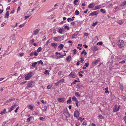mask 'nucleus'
I'll list each match as a JSON object with an SVG mask.
<instances>
[{"instance_id": "1", "label": "nucleus", "mask_w": 126, "mask_h": 126, "mask_svg": "<svg viewBox=\"0 0 126 126\" xmlns=\"http://www.w3.org/2000/svg\"><path fill=\"white\" fill-rule=\"evenodd\" d=\"M118 43L119 48H121L124 47V41L123 40H119L118 42Z\"/></svg>"}, {"instance_id": "2", "label": "nucleus", "mask_w": 126, "mask_h": 126, "mask_svg": "<svg viewBox=\"0 0 126 126\" xmlns=\"http://www.w3.org/2000/svg\"><path fill=\"white\" fill-rule=\"evenodd\" d=\"M64 114L65 116L66 119H65L66 121H67L68 119L67 118L70 117V114L69 113L68 111L67 110H66L64 112Z\"/></svg>"}, {"instance_id": "3", "label": "nucleus", "mask_w": 126, "mask_h": 126, "mask_svg": "<svg viewBox=\"0 0 126 126\" xmlns=\"http://www.w3.org/2000/svg\"><path fill=\"white\" fill-rule=\"evenodd\" d=\"M32 72H30L25 76V79L26 80H28L30 79V78L32 76Z\"/></svg>"}, {"instance_id": "4", "label": "nucleus", "mask_w": 126, "mask_h": 126, "mask_svg": "<svg viewBox=\"0 0 126 126\" xmlns=\"http://www.w3.org/2000/svg\"><path fill=\"white\" fill-rule=\"evenodd\" d=\"M69 76L70 77H72L73 78H75L77 77V75L76 74L75 72H72L69 74Z\"/></svg>"}, {"instance_id": "5", "label": "nucleus", "mask_w": 126, "mask_h": 126, "mask_svg": "<svg viewBox=\"0 0 126 126\" xmlns=\"http://www.w3.org/2000/svg\"><path fill=\"white\" fill-rule=\"evenodd\" d=\"M99 12V11L98 10H97L96 11L93 12L89 14V16H94L98 14Z\"/></svg>"}, {"instance_id": "6", "label": "nucleus", "mask_w": 126, "mask_h": 126, "mask_svg": "<svg viewBox=\"0 0 126 126\" xmlns=\"http://www.w3.org/2000/svg\"><path fill=\"white\" fill-rule=\"evenodd\" d=\"M79 111L77 110L75 111L74 112V117L78 118L79 117Z\"/></svg>"}, {"instance_id": "7", "label": "nucleus", "mask_w": 126, "mask_h": 126, "mask_svg": "<svg viewBox=\"0 0 126 126\" xmlns=\"http://www.w3.org/2000/svg\"><path fill=\"white\" fill-rule=\"evenodd\" d=\"M64 37V36H59L58 37H55L54 38V40L55 41H58L60 39H62V40L63 39V38Z\"/></svg>"}, {"instance_id": "8", "label": "nucleus", "mask_w": 126, "mask_h": 126, "mask_svg": "<svg viewBox=\"0 0 126 126\" xmlns=\"http://www.w3.org/2000/svg\"><path fill=\"white\" fill-rule=\"evenodd\" d=\"M58 100L60 102H64L65 100V98L63 97H62L58 99Z\"/></svg>"}, {"instance_id": "9", "label": "nucleus", "mask_w": 126, "mask_h": 126, "mask_svg": "<svg viewBox=\"0 0 126 126\" xmlns=\"http://www.w3.org/2000/svg\"><path fill=\"white\" fill-rule=\"evenodd\" d=\"M51 45L52 47L56 48L57 47V44L56 43H51Z\"/></svg>"}, {"instance_id": "10", "label": "nucleus", "mask_w": 126, "mask_h": 126, "mask_svg": "<svg viewBox=\"0 0 126 126\" xmlns=\"http://www.w3.org/2000/svg\"><path fill=\"white\" fill-rule=\"evenodd\" d=\"M78 34V32H76L73 34L72 36V38L73 39L75 38V36H77Z\"/></svg>"}, {"instance_id": "11", "label": "nucleus", "mask_w": 126, "mask_h": 126, "mask_svg": "<svg viewBox=\"0 0 126 126\" xmlns=\"http://www.w3.org/2000/svg\"><path fill=\"white\" fill-rule=\"evenodd\" d=\"M94 6V3L90 4L88 7V8H93Z\"/></svg>"}, {"instance_id": "12", "label": "nucleus", "mask_w": 126, "mask_h": 126, "mask_svg": "<svg viewBox=\"0 0 126 126\" xmlns=\"http://www.w3.org/2000/svg\"><path fill=\"white\" fill-rule=\"evenodd\" d=\"M100 59L99 58H98L97 60H96V61H94L92 63L93 64H95L97 63H98V62L99 61H100Z\"/></svg>"}, {"instance_id": "13", "label": "nucleus", "mask_w": 126, "mask_h": 126, "mask_svg": "<svg viewBox=\"0 0 126 126\" xmlns=\"http://www.w3.org/2000/svg\"><path fill=\"white\" fill-rule=\"evenodd\" d=\"M71 59V58L70 55L68 56L66 59V60L68 62H70Z\"/></svg>"}, {"instance_id": "14", "label": "nucleus", "mask_w": 126, "mask_h": 126, "mask_svg": "<svg viewBox=\"0 0 126 126\" xmlns=\"http://www.w3.org/2000/svg\"><path fill=\"white\" fill-rule=\"evenodd\" d=\"M9 15V12L7 11L6 12V13L4 17L8 18Z\"/></svg>"}, {"instance_id": "15", "label": "nucleus", "mask_w": 126, "mask_h": 126, "mask_svg": "<svg viewBox=\"0 0 126 126\" xmlns=\"http://www.w3.org/2000/svg\"><path fill=\"white\" fill-rule=\"evenodd\" d=\"M33 83L32 81H31L29 82V83L28 84L27 86L29 87H32V83Z\"/></svg>"}, {"instance_id": "16", "label": "nucleus", "mask_w": 126, "mask_h": 126, "mask_svg": "<svg viewBox=\"0 0 126 126\" xmlns=\"http://www.w3.org/2000/svg\"><path fill=\"white\" fill-rule=\"evenodd\" d=\"M82 87V84L80 83H79L77 84V86L76 87L77 88L79 89L81 87Z\"/></svg>"}, {"instance_id": "17", "label": "nucleus", "mask_w": 126, "mask_h": 126, "mask_svg": "<svg viewBox=\"0 0 126 126\" xmlns=\"http://www.w3.org/2000/svg\"><path fill=\"white\" fill-rule=\"evenodd\" d=\"M64 30V28H60L58 31V32L60 33H62L63 31Z\"/></svg>"}, {"instance_id": "18", "label": "nucleus", "mask_w": 126, "mask_h": 126, "mask_svg": "<svg viewBox=\"0 0 126 126\" xmlns=\"http://www.w3.org/2000/svg\"><path fill=\"white\" fill-rule=\"evenodd\" d=\"M39 30L38 29H37L34 32V33H33V35H36L39 32Z\"/></svg>"}, {"instance_id": "19", "label": "nucleus", "mask_w": 126, "mask_h": 126, "mask_svg": "<svg viewBox=\"0 0 126 126\" xmlns=\"http://www.w3.org/2000/svg\"><path fill=\"white\" fill-rule=\"evenodd\" d=\"M64 47V45L62 44H60L58 47L60 48V50L62 49Z\"/></svg>"}, {"instance_id": "20", "label": "nucleus", "mask_w": 126, "mask_h": 126, "mask_svg": "<svg viewBox=\"0 0 126 126\" xmlns=\"http://www.w3.org/2000/svg\"><path fill=\"white\" fill-rule=\"evenodd\" d=\"M126 4V1H124L120 5L122 7L124 6Z\"/></svg>"}, {"instance_id": "21", "label": "nucleus", "mask_w": 126, "mask_h": 126, "mask_svg": "<svg viewBox=\"0 0 126 126\" xmlns=\"http://www.w3.org/2000/svg\"><path fill=\"white\" fill-rule=\"evenodd\" d=\"M120 89L122 90V91H123V85L122 84H120Z\"/></svg>"}, {"instance_id": "22", "label": "nucleus", "mask_w": 126, "mask_h": 126, "mask_svg": "<svg viewBox=\"0 0 126 126\" xmlns=\"http://www.w3.org/2000/svg\"><path fill=\"white\" fill-rule=\"evenodd\" d=\"M32 118L33 117L32 116L30 117L27 119V122H30L31 120H32Z\"/></svg>"}, {"instance_id": "23", "label": "nucleus", "mask_w": 126, "mask_h": 126, "mask_svg": "<svg viewBox=\"0 0 126 126\" xmlns=\"http://www.w3.org/2000/svg\"><path fill=\"white\" fill-rule=\"evenodd\" d=\"M75 95L76 96L78 97H79L80 95L79 93L77 92L75 93Z\"/></svg>"}, {"instance_id": "24", "label": "nucleus", "mask_w": 126, "mask_h": 126, "mask_svg": "<svg viewBox=\"0 0 126 126\" xmlns=\"http://www.w3.org/2000/svg\"><path fill=\"white\" fill-rule=\"evenodd\" d=\"M6 111V110L5 109H4L2 111H1V112L0 113V114L1 115H2V114H3L5 113H6L5 112Z\"/></svg>"}, {"instance_id": "25", "label": "nucleus", "mask_w": 126, "mask_h": 126, "mask_svg": "<svg viewBox=\"0 0 126 126\" xmlns=\"http://www.w3.org/2000/svg\"><path fill=\"white\" fill-rule=\"evenodd\" d=\"M42 48L41 47H39L37 49V51L38 52H40L42 50Z\"/></svg>"}, {"instance_id": "26", "label": "nucleus", "mask_w": 126, "mask_h": 126, "mask_svg": "<svg viewBox=\"0 0 126 126\" xmlns=\"http://www.w3.org/2000/svg\"><path fill=\"white\" fill-rule=\"evenodd\" d=\"M93 50L94 51H96L98 50V48L96 46H94L93 48Z\"/></svg>"}, {"instance_id": "27", "label": "nucleus", "mask_w": 126, "mask_h": 126, "mask_svg": "<svg viewBox=\"0 0 126 126\" xmlns=\"http://www.w3.org/2000/svg\"><path fill=\"white\" fill-rule=\"evenodd\" d=\"M28 108L29 109H30L31 110H32L33 108V107L31 105H29L28 107Z\"/></svg>"}, {"instance_id": "28", "label": "nucleus", "mask_w": 126, "mask_h": 126, "mask_svg": "<svg viewBox=\"0 0 126 126\" xmlns=\"http://www.w3.org/2000/svg\"><path fill=\"white\" fill-rule=\"evenodd\" d=\"M37 64V62H35L34 63H33L32 64V66L33 67H35V66Z\"/></svg>"}, {"instance_id": "29", "label": "nucleus", "mask_w": 126, "mask_h": 126, "mask_svg": "<svg viewBox=\"0 0 126 126\" xmlns=\"http://www.w3.org/2000/svg\"><path fill=\"white\" fill-rule=\"evenodd\" d=\"M120 106L119 105L118 106V107L117 108V109H116V110H114V112H116L117 111H118L120 109Z\"/></svg>"}, {"instance_id": "30", "label": "nucleus", "mask_w": 126, "mask_h": 126, "mask_svg": "<svg viewBox=\"0 0 126 126\" xmlns=\"http://www.w3.org/2000/svg\"><path fill=\"white\" fill-rule=\"evenodd\" d=\"M37 62L38 64H41V65H43V63L41 60H40L39 61H38Z\"/></svg>"}, {"instance_id": "31", "label": "nucleus", "mask_w": 126, "mask_h": 126, "mask_svg": "<svg viewBox=\"0 0 126 126\" xmlns=\"http://www.w3.org/2000/svg\"><path fill=\"white\" fill-rule=\"evenodd\" d=\"M13 110H14L13 108V107H11L9 109V110L8 111V112H10L11 111Z\"/></svg>"}, {"instance_id": "32", "label": "nucleus", "mask_w": 126, "mask_h": 126, "mask_svg": "<svg viewBox=\"0 0 126 126\" xmlns=\"http://www.w3.org/2000/svg\"><path fill=\"white\" fill-rule=\"evenodd\" d=\"M98 117L101 119H103L104 118V117L102 115H98Z\"/></svg>"}, {"instance_id": "33", "label": "nucleus", "mask_w": 126, "mask_h": 126, "mask_svg": "<svg viewBox=\"0 0 126 126\" xmlns=\"http://www.w3.org/2000/svg\"><path fill=\"white\" fill-rule=\"evenodd\" d=\"M100 11L101 12L104 14L106 12L105 11L104 9H100Z\"/></svg>"}, {"instance_id": "34", "label": "nucleus", "mask_w": 126, "mask_h": 126, "mask_svg": "<svg viewBox=\"0 0 126 126\" xmlns=\"http://www.w3.org/2000/svg\"><path fill=\"white\" fill-rule=\"evenodd\" d=\"M75 14L76 15H79V11L78 10H76L75 11Z\"/></svg>"}, {"instance_id": "35", "label": "nucleus", "mask_w": 126, "mask_h": 126, "mask_svg": "<svg viewBox=\"0 0 126 126\" xmlns=\"http://www.w3.org/2000/svg\"><path fill=\"white\" fill-rule=\"evenodd\" d=\"M72 99L73 100V101H77V99L76 98V97L75 96H73L72 98Z\"/></svg>"}, {"instance_id": "36", "label": "nucleus", "mask_w": 126, "mask_h": 126, "mask_svg": "<svg viewBox=\"0 0 126 126\" xmlns=\"http://www.w3.org/2000/svg\"><path fill=\"white\" fill-rule=\"evenodd\" d=\"M79 0H75L74 1V3L75 5H78L77 4V2H78Z\"/></svg>"}, {"instance_id": "37", "label": "nucleus", "mask_w": 126, "mask_h": 126, "mask_svg": "<svg viewBox=\"0 0 126 126\" xmlns=\"http://www.w3.org/2000/svg\"><path fill=\"white\" fill-rule=\"evenodd\" d=\"M117 106L116 105H115L114 108H113V111L114 112V110H116V109H117Z\"/></svg>"}, {"instance_id": "38", "label": "nucleus", "mask_w": 126, "mask_h": 126, "mask_svg": "<svg viewBox=\"0 0 126 126\" xmlns=\"http://www.w3.org/2000/svg\"><path fill=\"white\" fill-rule=\"evenodd\" d=\"M34 52V56H37L38 55V53L37 52H36V51H33Z\"/></svg>"}, {"instance_id": "39", "label": "nucleus", "mask_w": 126, "mask_h": 126, "mask_svg": "<svg viewBox=\"0 0 126 126\" xmlns=\"http://www.w3.org/2000/svg\"><path fill=\"white\" fill-rule=\"evenodd\" d=\"M100 7H99L98 6H95L94 8V10H96V9H100Z\"/></svg>"}, {"instance_id": "40", "label": "nucleus", "mask_w": 126, "mask_h": 126, "mask_svg": "<svg viewBox=\"0 0 126 126\" xmlns=\"http://www.w3.org/2000/svg\"><path fill=\"white\" fill-rule=\"evenodd\" d=\"M60 82H61L60 80L59 81H58L56 83H55V85L56 86H58Z\"/></svg>"}, {"instance_id": "41", "label": "nucleus", "mask_w": 126, "mask_h": 126, "mask_svg": "<svg viewBox=\"0 0 126 126\" xmlns=\"http://www.w3.org/2000/svg\"><path fill=\"white\" fill-rule=\"evenodd\" d=\"M40 119L41 120L44 121L45 120V119L43 117H40Z\"/></svg>"}, {"instance_id": "42", "label": "nucleus", "mask_w": 126, "mask_h": 126, "mask_svg": "<svg viewBox=\"0 0 126 126\" xmlns=\"http://www.w3.org/2000/svg\"><path fill=\"white\" fill-rule=\"evenodd\" d=\"M123 23V22L122 20H119L118 21V23L120 25H122Z\"/></svg>"}, {"instance_id": "43", "label": "nucleus", "mask_w": 126, "mask_h": 126, "mask_svg": "<svg viewBox=\"0 0 126 126\" xmlns=\"http://www.w3.org/2000/svg\"><path fill=\"white\" fill-rule=\"evenodd\" d=\"M64 28L65 29H67L68 30H69L70 28L67 26H64Z\"/></svg>"}, {"instance_id": "44", "label": "nucleus", "mask_w": 126, "mask_h": 126, "mask_svg": "<svg viewBox=\"0 0 126 126\" xmlns=\"http://www.w3.org/2000/svg\"><path fill=\"white\" fill-rule=\"evenodd\" d=\"M89 64L88 62L86 63L85 64L84 66L86 67H88L89 66Z\"/></svg>"}, {"instance_id": "45", "label": "nucleus", "mask_w": 126, "mask_h": 126, "mask_svg": "<svg viewBox=\"0 0 126 126\" xmlns=\"http://www.w3.org/2000/svg\"><path fill=\"white\" fill-rule=\"evenodd\" d=\"M73 51H74L73 54H74L75 55L76 54V53L77 50L76 49H75L74 50H73Z\"/></svg>"}, {"instance_id": "46", "label": "nucleus", "mask_w": 126, "mask_h": 126, "mask_svg": "<svg viewBox=\"0 0 126 126\" xmlns=\"http://www.w3.org/2000/svg\"><path fill=\"white\" fill-rule=\"evenodd\" d=\"M97 22H94L93 23L92 25L93 26H95L97 24Z\"/></svg>"}, {"instance_id": "47", "label": "nucleus", "mask_w": 126, "mask_h": 126, "mask_svg": "<svg viewBox=\"0 0 126 126\" xmlns=\"http://www.w3.org/2000/svg\"><path fill=\"white\" fill-rule=\"evenodd\" d=\"M34 42V40L33 39H32V40H31L30 41V43L31 44L33 43Z\"/></svg>"}, {"instance_id": "48", "label": "nucleus", "mask_w": 126, "mask_h": 126, "mask_svg": "<svg viewBox=\"0 0 126 126\" xmlns=\"http://www.w3.org/2000/svg\"><path fill=\"white\" fill-rule=\"evenodd\" d=\"M125 61L123 60L122 61L119 62V63L123 64V63H125Z\"/></svg>"}, {"instance_id": "49", "label": "nucleus", "mask_w": 126, "mask_h": 126, "mask_svg": "<svg viewBox=\"0 0 126 126\" xmlns=\"http://www.w3.org/2000/svg\"><path fill=\"white\" fill-rule=\"evenodd\" d=\"M83 125L86 126L87 125L86 122V121H84L82 124Z\"/></svg>"}, {"instance_id": "50", "label": "nucleus", "mask_w": 126, "mask_h": 126, "mask_svg": "<svg viewBox=\"0 0 126 126\" xmlns=\"http://www.w3.org/2000/svg\"><path fill=\"white\" fill-rule=\"evenodd\" d=\"M19 108V107H17L16 109L15 110V112L16 113L17 112V110H18Z\"/></svg>"}, {"instance_id": "51", "label": "nucleus", "mask_w": 126, "mask_h": 126, "mask_svg": "<svg viewBox=\"0 0 126 126\" xmlns=\"http://www.w3.org/2000/svg\"><path fill=\"white\" fill-rule=\"evenodd\" d=\"M48 72L49 71H48L47 70H46L45 71L44 73L45 74H47L48 73Z\"/></svg>"}, {"instance_id": "52", "label": "nucleus", "mask_w": 126, "mask_h": 126, "mask_svg": "<svg viewBox=\"0 0 126 126\" xmlns=\"http://www.w3.org/2000/svg\"><path fill=\"white\" fill-rule=\"evenodd\" d=\"M15 37V34H13L11 36V37L12 39H14Z\"/></svg>"}, {"instance_id": "53", "label": "nucleus", "mask_w": 126, "mask_h": 126, "mask_svg": "<svg viewBox=\"0 0 126 126\" xmlns=\"http://www.w3.org/2000/svg\"><path fill=\"white\" fill-rule=\"evenodd\" d=\"M80 81L79 80H75L73 82V83L74 84H75V82H79Z\"/></svg>"}, {"instance_id": "54", "label": "nucleus", "mask_w": 126, "mask_h": 126, "mask_svg": "<svg viewBox=\"0 0 126 126\" xmlns=\"http://www.w3.org/2000/svg\"><path fill=\"white\" fill-rule=\"evenodd\" d=\"M125 122V123L126 124V116L124 117L123 118Z\"/></svg>"}, {"instance_id": "55", "label": "nucleus", "mask_w": 126, "mask_h": 126, "mask_svg": "<svg viewBox=\"0 0 126 126\" xmlns=\"http://www.w3.org/2000/svg\"><path fill=\"white\" fill-rule=\"evenodd\" d=\"M51 86L50 85H48L47 86V88L48 89H50L51 88Z\"/></svg>"}, {"instance_id": "56", "label": "nucleus", "mask_w": 126, "mask_h": 126, "mask_svg": "<svg viewBox=\"0 0 126 126\" xmlns=\"http://www.w3.org/2000/svg\"><path fill=\"white\" fill-rule=\"evenodd\" d=\"M30 16H25V19H26Z\"/></svg>"}, {"instance_id": "57", "label": "nucleus", "mask_w": 126, "mask_h": 126, "mask_svg": "<svg viewBox=\"0 0 126 126\" xmlns=\"http://www.w3.org/2000/svg\"><path fill=\"white\" fill-rule=\"evenodd\" d=\"M76 105L77 107H79V105H78V100H77V101H76Z\"/></svg>"}, {"instance_id": "58", "label": "nucleus", "mask_w": 126, "mask_h": 126, "mask_svg": "<svg viewBox=\"0 0 126 126\" xmlns=\"http://www.w3.org/2000/svg\"><path fill=\"white\" fill-rule=\"evenodd\" d=\"M33 51H32L30 54V55L31 56H32L34 54Z\"/></svg>"}, {"instance_id": "59", "label": "nucleus", "mask_w": 126, "mask_h": 126, "mask_svg": "<svg viewBox=\"0 0 126 126\" xmlns=\"http://www.w3.org/2000/svg\"><path fill=\"white\" fill-rule=\"evenodd\" d=\"M64 79H61L60 80V82H64Z\"/></svg>"}, {"instance_id": "60", "label": "nucleus", "mask_w": 126, "mask_h": 126, "mask_svg": "<svg viewBox=\"0 0 126 126\" xmlns=\"http://www.w3.org/2000/svg\"><path fill=\"white\" fill-rule=\"evenodd\" d=\"M79 62H80V61L79 60H78V62H77V66H78L79 65Z\"/></svg>"}, {"instance_id": "61", "label": "nucleus", "mask_w": 126, "mask_h": 126, "mask_svg": "<svg viewBox=\"0 0 126 126\" xmlns=\"http://www.w3.org/2000/svg\"><path fill=\"white\" fill-rule=\"evenodd\" d=\"M83 46L84 47H85L86 48H87L88 47V46L87 45L85 44L84 45H83Z\"/></svg>"}, {"instance_id": "62", "label": "nucleus", "mask_w": 126, "mask_h": 126, "mask_svg": "<svg viewBox=\"0 0 126 126\" xmlns=\"http://www.w3.org/2000/svg\"><path fill=\"white\" fill-rule=\"evenodd\" d=\"M84 35L85 36H87L89 35V34L87 33H84Z\"/></svg>"}, {"instance_id": "63", "label": "nucleus", "mask_w": 126, "mask_h": 126, "mask_svg": "<svg viewBox=\"0 0 126 126\" xmlns=\"http://www.w3.org/2000/svg\"><path fill=\"white\" fill-rule=\"evenodd\" d=\"M85 51V50H83L82 51V52L81 53V55L83 54L84 53V52Z\"/></svg>"}, {"instance_id": "64", "label": "nucleus", "mask_w": 126, "mask_h": 126, "mask_svg": "<svg viewBox=\"0 0 126 126\" xmlns=\"http://www.w3.org/2000/svg\"><path fill=\"white\" fill-rule=\"evenodd\" d=\"M71 24L72 25H75V22H71Z\"/></svg>"}]
</instances>
